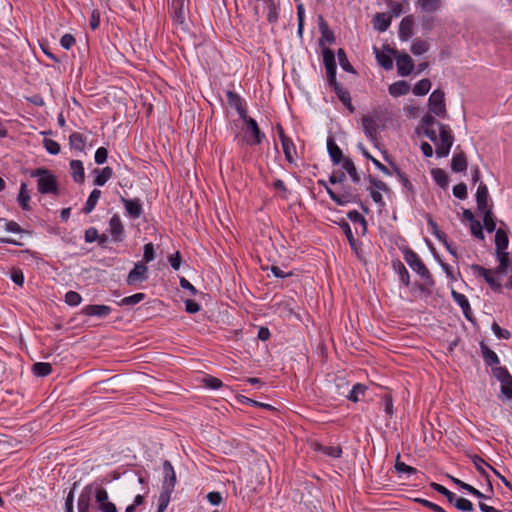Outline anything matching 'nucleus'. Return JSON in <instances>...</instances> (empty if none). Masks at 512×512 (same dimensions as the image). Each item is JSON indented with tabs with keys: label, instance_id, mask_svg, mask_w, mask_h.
<instances>
[{
	"label": "nucleus",
	"instance_id": "obj_1",
	"mask_svg": "<svg viewBox=\"0 0 512 512\" xmlns=\"http://www.w3.org/2000/svg\"><path fill=\"white\" fill-rule=\"evenodd\" d=\"M30 176L37 179L38 192L45 195L59 194V185L56 175L46 168H37L30 171Z\"/></svg>",
	"mask_w": 512,
	"mask_h": 512
},
{
	"label": "nucleus",
	"instance_id": "obj_2",
	"mask_svg": "<svg viewBox=\"0 0 512 512\" xmlns=\"http://www.w3.org/2000/svg\"><path fill=\"white\" fill-rule=\"evenodd\" d=\"M439 127V141L436 142L437 157H447L453 145L454 138L448 126L437 123Z\"/></svg>",
	"mask_w": 512,
	"mask_h": 512
},
{
	"label": "nucleus",
	"instance_id": "obj_3",
	"mask_svg": "<svg viewBox=\"0 0 512 512\" xmlns=\"http://www.w3.org/2000/svg\"><path fill=\"white\" fill-rule=\"evenodd\" d=\"M95 501V486L88 484L81 490L77 500L78 512H93L96 510Z\"/></svg>",
	"mask_w": 512,
	"mask_h": 512
},
{
	"label": "nucleus",
	"instance_id": "obj_4",
	"mask_svg": "<svg viewBox=\"0 0 512 512\" xmlns=\"http://www.w3.org/2000/svg\"><path fill=\"white\" fill-rule=\"evenodd\" d=\"M95 505L98 512H118L116 505L110 501L107 490L102 486L95 487Z\"/></svg>",
	"mask_w": 512,
	"mask_h": 512
},
{
	"label": "nucleus",
	"instance_id": "obj_5",
	"mask_svg": "<svg viewBox=\"0 0 512 512\" xmlns=\"http://www.w3.org/2000/svg\"><path fill=\"white\" fill-rule=\"evenodd\" d=\"M148 279V267L143 261H138L129 271L126 283L128 286H138Z\"/></svg>",
	"mask_w": 512,
	"mask_h": 512
},
{
	"label": "nucleus",
	"instance_id": "obj_6",
	"mask_svg": "<svg viewBox=\"0 0 512 512\" xmlns=\"http://www.w3.org/2000/svg\"><path fill=\"white\" fill-rule=\"evenodd\" d=\"M247 128V143L250 145H259L265 138V134L260 130L257 121L248 115L241 119Z\"/></svg>",
	"mask_w": 512,
	"mask_h": 512
},
{
	"label": "nucleus",
	"instance_id": "obj_7",
	"mask_svg": "<svg viewBox=\"0 0 512 512\" xmlns=\"http://www.w3.org/2000/svg\"><path fill=\"white\" fill-rule=\"evenodd\" d=\"M445 94L441 89H436L432 92L428 99V106L431 113L436 116H445Z\"/></svg>",
	"mask_w": 512,
	"mask_h": 512
},
{
	"label": "nucleus",
	"instance_id": "obj_8",
	"mask_svg": "<svg viewBox=\"0 0 512 512\" xmlns=\"http://www.w3.org/2000/svg\"><path fill=\"white\" fill-rule=\"evenodd\" d=\"M361 125L366 138L376 144L378 142V120L370 115H364L361 118Z\"/></svg>",
	"mask_w": 512,
	"mask_h": 512
},
{
	"label": "nucleus",
	"instance_id": "obj_9",
	"mask_svg": "<svg viewBox=\"0 0 512 512\" xmlns=\"http://www.w3.org/2000/svg\"><path fill=\"white\" fill-rule=\"evenodd\" d=\"M493 374L501 383V392L508 398H512V376L502 367L493 369Z\"/></svg>",
	"mask_w": 512,
	"mask_h": 512
},
{
	"label": "nucleus",
	"instance_id": "obj_10",
	"mask_svg": "<svg viewBox=\"0 0 512 512\" xmlns=\"http://www.w3.org/2000/svg\"><path fill=\"white\" fill-rule=\"evenodd\" d=\"M326 192L329 197L338 205L345 206L349 203H355L358 200V196L351 190H343L342 192H335L329 187H326Z\"/></svg>",
	"mask_w": 512,
	"mask_h": 512
},
{
	"label": "nucleus",
	"instance_id": "obj_11",
	"mask_svg": "<svg viewBox=\"0 0 512 512\" xmlns=\"http://www.w3.org/2000/svg\"><path fill=\"white\" fill-rule=\"evenodd\" d=\"M394 58L396 61L397 72L400 76H407L412 72L414 68L413 60L407 53L395 51Z\"/></svg>",
	"mask_w": 512,
	"mask_h": 512
},
{
	"label": "nucleus",
	"instance_id": "obj_12",
	"mask_svg": "<svg viewBox=\"0 0 512 512\" xmlns=\"http://www.w3.org/2000/svg\"><path fill=\"white\" fill-rule=\"evenodd\" d=\"M278 132L282 144L283 153L285 155V159L289 163H294L297 156V152L293 140L284 134L283 128L281 126H278Z\"/></svg>",
	"mask_w": 512,
	"mask_h": 512
},
{
	"label": "nucleus",
	"instance_id": "obj_13",
	"mask_svg": "<svg viewBox=\"0 0 512 512\" xmlns=\"http://www.w3.org/2000/svg\"><path fill=\"white\" fill-rule=\"evenodd\" d=\"M177 482L175 470L170 461L166 460L163 463V482L161 489L174 491Z\"/></svg>",
	"mask_w": 512,
	"mask_h": 512
},
{
	"label": "nucleus",
	"instance_id": "obj_14",
	"mask_svg": "<svg viewBox=\"0 0 512 512\" xmlns=\"http://www.w3.org/2000/svg\"><path fill=\"white\" fill-rule=\"evenodd\" d=\"M109 232L114 242L125 239V230L119 215L114 214L109 220Z\"/></svg>",
	"mask_w": 512,
	"mask_h": 512
},
{
	"label": "nucleus",
	"instance_id": "obj_15",
	"mask_svg": "<svg viewBox=\"0 0 512 512\" xmlns=\"http://www.w3.org/2000/svg\"><path fill=\"white\" fill-rule=\"evenodd\" d=\"M226 98L229 106L236 110L240 119L247 116L246 103L239 94L229 90L226 92Z\"/></svg>",
	"mask_w": 512,
	"mask_h": 512
},
{
	"label": "nucleus",
	"instance_id": "obj_16",
	"mask_svg": "<svg viewBox=\"0 0 512 512\" xmlns=\"http://www.w3.org/2000/svg\"><path fill=\"white\" fill-rule=\"evenodd\" d=\"M323 63L326 68L328 83L336 81V61L335 55L329 48L323 49Z\"/></svg>",
	"mask_w": 512,
	"mask_h": 512
},
{
	"label": "nucleus",
	"instance_id": "obj_17",
	"mask_svg": "<svg viewBox=\"0 0 512 512\" xmlns=\"http://www.w3.org/2000/svg\"><path fill=\"white\" fill-rule=\"evenodd\" d=\"M112 308L108 305L91 304L82 308L81 313L89 317L106 318L112 312Z\"/></svg>",
	"mask_w": 512,
	"mask_h": 512
},
{
	"label": "nucleus",
	"instance_id": "obj_18",
	"mask_svg": "<svg viewBox=\"0 0 512 512\" xmlns=\"http://www.w3.org/2000/svg\"><path fill=\"white\" fill-rule=\"evenodd\" d=\"M410 91L416 95V86L412 88L411 84L404 80H399L388 87V92L392 97H401L407 95Z\"/></svg>",
	"mask_w": 512,
	"mask_h": 512
},
{
	"label": "nucleus",
	"instance_id": "obj_19",
	"mask_svg": "<svg viewBox=\"0 0 512 512\" xmlns=\"http://www.w3.org/2000/svg\"><path fill=\"white\" fill-rule=\"evenodd\" d=\"M472 271L474 274H477L480 277H484L485 281L491 286L493 289L500 288L499 281L495 278L494 274L497 272L485 269L484 267L480 265H472L471 266Z\"/></svg>",
	"mask_w": 512,
	"mask_h": 512
},
{
	"label": "nucleus",
	"instance_id": "obj_20",
	"mask_svg": "<svg viewBox=\"0 0 512 512\" xmlns=\"http://www.w3.org/2000/svg\"><path fill=\"white\" fill-rule=\"evenodd\" d=\"M121 201L125 207L127 214L131 218L137 219L142 215L143 207H142V203H141L140 199H138V198H134V199L122 198Z\"/></svg>",
	"mask_w": 512,
	"mask_h": 512
},
{
	"label": "nucleus",
	"instance_id": "obj_21",
	"mask_svg": "<svg viewBox=\"0 0 512 512\" xmlns=\"http://www.w3.org/2000/svg\"><path fill=\"white\" fill-rule=\"evenodd\" d=\"M476 204L479 212L491 210L489 206V193L488 188L484 183H480L476 191Z\"/></svg>",
	"mask_w": 512,
	"mask_h": 512
},
{
	"label": "nucleus",
	"instance_id": "obj_22",
	"mask_svg": "<svg viewBox=\"0 0 512 512\" xmlns=\"http://www.w3.org/2000/svg\"><path fill=\"white\" fill-rule=\"evenodd\" d=\"M395 51L396 50L393 49H388L387 51H380L378 48L374 47L377 62L385 70H391L393 68V59H395Z\"/></svg>",
	"mask_w": 512,
	"mask_h": 512
},
{
	"label": "nucleus",
	"instance_id": "obj_23",
	"mask_svg": "<svg viewBox=\"0 0 512 512\" xmlns=\"http://www.w3.org/2000/svg\"><path fill=\"white\" fill-rule=\"evenodd\" d=\"M413 30H414L413 15L404 17L399 26V38L402 41H407L413 35Z\"/></svg>",
	"mask_w": 512,
	"mask_h": 512
},
{
	"label": "nucleus",
	"instance_id": "obj_24",
	"mask_svg": "<svg viewBox=\"0 0 512 512\" xmlns=\"http://www.w3.org/2000/svg\"><path fill=\"white\" fill-rule=\"evenodd\" d=\"M418 278L423 280V283L419 284L420 290L422 292L430 293V287L433 285V280L431 279L429 272L425 265L418 259Z\"/></svg>",
	"mask_w": 512,
	"mask_h": 512
},
{
	"label": "nucleus",
	"instance_id": "obj_25",
	"mask_svg": "<svg viewBox=\"0 0 512 512\" xmlns=\"http://www.w3.org/2000/svg\"><path fill=\"white\" fill-rule=\"evenodd\" d=\"M327 151L334 165H339L343 162L344 158L342 150L339 148L332 137H328L327 139Z\"/></svg>",
	"mask_w": 512,
	"mask_h": 512
},
{
	"label": "nucleus",
	"instance_id": "obj_26",
	"mask_svg": "<svg viewBox=\"0 0 512 512\" xmlns=\"http://www.w3.org/2000/svg\"><path fill=\"white\" fill-rule=\"evenodd\" d=\"M330 87L334 90L335 94L337 95L338 99L350 109V111H353V106L351 103V96L348 90L344 89L337 80L335 82L329 83Z\"/></svg>",
	"mask_w": 512,
	"mask_h": 512
},
{
	"label": "nucleus",
	"instance_id": "obj_27",
	"mask_svg": "<svg viewBox=\"0 0 512 512\" xmlns=\"http://www.w3.org/2000/svg\"><path fill=\"white\" fill-rule=\"evenodd\" d=\"M87 143V136L80 132H73L69 136V145L72 150L83 152Z\"/></svg>",
	"mask_w": 512,
	"mask_h": 512
},
{
	"label": "nucleus",
	"instance_id": "obj_28",
	"mask_svg": "<svg viewBox=\"0 0 512 512\" xmlns=\"http://www.w3.org/2000/svg\"><path fill=\"white\" fill-rule=\"evenodd\" d=\"M70 171L74 182L83 183L85 180V172L82 161L80 160H71L69 163Z\"/></svg>",
	"mask_w": 512,
	"mask_h": 512
},
{
	"label": "nucleus",
	"instance_id": "obj_29",
	"mask_svg": "<svg viewBox=\"0 0 512 512\" xmlns=\"http://www.w3.org/2000/svg\"><path fill=\"white\" fill-rule=\"evenodd\" d=\"M468 166L467 157L464 152L454 154L451 160V169L453 172L459 173L466 171Z\"/></svg>",
	"mask_w": 512,
	"mask_h": 512
},
{
	"label": "nucleus",
	"instance_id": "obj_30",
	"mask_svg": "<svg viewBox=\"0 0 512 512\" xmlns=\"http://www.w3.org/2000/svg\"><path fill=\"white\" fill-rule=\"evenodd\" d=\"M341 167L342 170L350 176L354 184H358L360 182V176L351 158H344L343 162L341 163Z\"/></svg>",
	"mask_w": 512,
	"mask_h": 512
},
{
	"label": "nucleus",
	"instance_id": "obj_31",
	"mask_svg": "<svg viewBox=\"0 0 512 512\" xmlns=\"http://www.w3.org/2000/svg\"><path fill=\"white\" fill-rule=\"evenodd\" d=\"M374 188L370 189V196L375 203L383 204V197L381 191L386 190V184L381 180H371Z\"/></svg>",
	"mask_w": 512,
	"mask_h": 512
},
{
	"label": "nucleus",
	"instance_id": "obj_32",
	"mask_svg": "<svg viewBox=\"0 0 512 512\" xmlns=\"http://www.w3.org/2000/svg\"><path fill=\"white\" fill-rule=\"evenodd\" d=\"M94 173L96 174L95 179H94V184L97 186H104L108 182V180L112 177L113 170L111 167L107 166V167L102 168L101 170L95 169Z\"/></svg>",
	"mask_w": 512,
	"mask_h": 512
},
{
	"label": "nucleus",
	"instance_id": "obj_33",
	"mask_svg": "<svg viewBox=\"0 0 512 512\" xmlns=\"http://www.w3.org/2000/svg\"><path fill=\"white\" fill-rule=\"evenodd\" d=\"M392 266L395 273L398 275L400 282L405 286H408L410 282V276L405 265L400 260H394L392 262Z\"/></svg>",
	"mask_w": 512,
	"mask_h": 512
},
{
	"label": "nucleus",
	"instance_id": "obj_34",
	"mask_svg": "<svg viewBox=\"0 0 512 512\" xmlns=\"http://www.w3.org/2000/svg\"><path fill=\"white\" fill-rule=\"evenodd\" d=\"M171 9H172L174 21L179 24L184 23V21H185L184 0H173Z\"/></svg>",
	"mask_w": 512,
	"mask_h": 512
},
{
	"label": "nucleus",
	"instance_id": "obj_35",
	"mask_svg": "<svg viewBox=\"0 0 512 512\" xmlns=\"http://www.w3.org/2000/svg\"><path fill=\"white\" fill-rule=\"evenodd\" d=\"M373 25L377 31L384 32L391 25V17L385 13H377L374 17Z\"/></svg>",
	"mask_w": 512,
	"mask_h": 512
},
{
	"label": "nucleus",
	"instance_id": "obj_36",
	"mask_svg": "<svg viewBox=\"0 0 512 512\" xmlns=\"http://www.w3.org/2000/svg\"><path fill=\"white\" fill-rule=\"evenodd\" d=\"M17 200H18V203H19L20 207L23 210H25V211L30 210V205H29L30 194L28 192L27 184L25 182H22L21 185H20V189H19V194H18Z\"/></svg>",
	"mask_w": 512,
	"mask_h": 512
},
{
	"label": "nucleus",
	"instance_id": "obj_37",
	"mask_svg": "<svg viewBox=\"0 0 512 512\" xmlns=\"http://www.w3.org/2000/svg\"><path fill=\"white\" fill-rule=\"evenodd\" d=\"M100 196H101V191L99 189L92 190V192L90 193V195H89L88 199L86 200V203L83 207V212L85 214H89L95 209V207L100 199Z\"/></svg>",
	"mask_w": 512,
	"mask_h": 512
},
{
	"label": "nucleus",
	"instance_id": "obj_38",
	"mask_svg": "<svg viewBox=\"0 0 512 512\" xmlns=\"http://www.w3.org/2000/svg\"><path fill=\"white\" fill-rule=\"evenodd\" d=\"M315 450L331 458H339L342 455V448L340 446H325L317 444Z\"/></svg>",
	"mask_w": 512,
	"mask_h": 512
},
{
	"label": "nucleus",
	"instance_id": "obj_39",
	"mask_svg": "<svg viewBox=\"0 0 512 512\" xmlns=\"http://www.w3.org/2000/svg\"><path fill=\"white\" fill-rule=\"evenodd\" d=\"M367 387L361 383L355 384L345 395L346 398L352 402H358L360 397L365 394Z\"/></svg>",
	"mask_w": 512,
	"mask_h": 512
},
{
	"label": "nucleus",
	"instance_id": "obj_40",
	"mask_svg": "<svg viewBox=\"0 0 512 512\" xmlns=\"http://www.w3.org/2000/svg\"><path fill=\"white\" fill-rule=\"evenodd\" d=\"M348 219L355 225H359L361 228V233L365 234L367 231V222L362 214H360L357 210H352L347 213Z\"/></svg>",
	"mask_w": 512,
	"mask_h": 512
},
{
	"label": "nucleus",
	"instance_id": "obj_41",
	"mask_svg": "<svg viewBox=\"0 0 512 512\" xmlns=\"http://www.w3.org/2000/svg\"><path fill=\"white\" fill-rule=\"evenodd\" d=\"M418 6L423 12L432 14L441 7V0H418Z\"/></svg>",
	"mask_w": 512,
	"mask_h": 512
},
{
	"label": "nucleus",
	"instance_id": "obj_42",
	"mask_svg": "<svg viewBox=\"0 0 512 512\" xmlns=\"http://www.w3.org/2000/svg\"><path fill=\"white\" fill-rule=\"evenodd\" d=\"M319 30L321 33V42L326 41L327 43L331 44L335 41L332 30L329 28L328 24L322 17H320Z\"/></svg>",
	"mask_w": 512,
	"mask_h": 512
},
{
	"label": "nucleus",
	"instance_id": "obj_43",
	"mask_svg": "<svg viewBox=\"0 0 512 512\" xmlns=\"http://www.w3.org/2000/svg\"><path fill=\"white\" fill-rule=\"evenodd\" d=\"M172 491L163 490L161 489V492L158 497L157 501V511L156 512H164L171 500Z\"/></svg>",
	"mask_w": 512,
	"mask_h": 512
},
{
	"label": "nucleus",
	"instance_id": "obj_44",
	"mask_svg": "<svg viewBox=\"0 0 512 512\" xmlns=\"http://www.w3.org/2000/svg\"><path fill=\"white\" fill-rule=\"evenodd\" d=\"M32 372L38 377H45L51 374L52 366L47 362H37L32 366Z\"/></svg>",
	"mask_w": 512,
	"mask_h": 512
},
{
	"label": "nucleus",
	"instance_id": "obj_45",
	"mask_svg": "<svg viewBox=\"0 0 512 512\" xmlns=\"http://www.w3.org/2000/svg\"><path fill=\"white\" fill-rule=\"evenodd\" d=\"M508 236L507 233L502 230L498 229L496 230L495 234V245H496V251H504L508 247Z\"/></svg>",
	"mask_w": 512,
	"mask_h": 512
},
{
	"label": "nucleus",
	"instance_id": "obj_46",
	"mask_svg": "<svg viewBox=\"0 0 512 512\" xmlns=\"http://www.w3.org/2000/svg\"><path fill=\"white\" fill-rule=\"evenodd\" d=\"M145 298H146V294L139 292V293H135L131 296H126V297L122 298L119 302H117V304L119 306H133V305L140 303Z\"/></svg>",
	"mask_w": 512,
	"mask_h": 512
},
{
	"label": "nucleus",
	"instance_id": "obj_47",
	"mask_svg": "<svg viewBox=\"0 0 512 512\" xmlns=\"http://www.w3.org/2000/svg\"><path fill=\"white\" fill-rule=\"evenodd\" d=\"M496 256L499 261V266L495 269V272L504 274L509 266V253L504 251H496Z\"/></svg>",
	"mask_w": 512,
	"mask_h": 512
},
{
	"label": "nucleus",
	"instance_id": "obj_48",
	"mask_svg": "<svg viewBox=\"0 0 512 512\" xmlns=\"http://www.w3.org/2000/svg\"><path fill=\"white\" fill-rule=\"evenodd\" d=\"M431 174L435 182L441 187L446 188L448 186V176L446 172L440 168H434L431 170Z\"/></svg>",
	"mask_w": 512,
	"mask_h": 512
},
{
	"label": "nucleus",
	"instance_id": "obj_49",
	"mask_svg": "<svg viewBox=\"0 0 512 512\" xmlns=\"http://www.w3.org/2000/svg\"><path fill=\"white\" fill-rule=\"evenodd\" d=\"M473 460V463L476 467V469L479 471V473H481L484 477H486L487 481H488V488L490 491H492V485H491V481L488 477V474L486 472V470L484 469V466H487V467H491L488 463H486L482 458H480L479 456H474L472 458Z\"/></svg>",
	"mask_w": 512,
	"mask_h": 512
},
{
	"label": "nucleus",
	"instance_id": "obj_50",
	"mask_svg": "<svg viewBox=\"0 0 512 512\" xmlns=\"http://www.w3.org/2000/svg\"><path fill=\"white\" fill-rule=\"evenodd\" d=\"M452 296L457 304L462 308L465 316L469 318L470 305L465 295L452 291Z\"/></svg>",
	"mask_w": 512,
	"mask_h": 512
},
{
	"label": "nucleus",
	"instance_id": "obj_51",
	"mask_svg": "<svg viewBox=\"0 0 512 512\" xmlns=\"http://www.w3.org/2000/svg\"><path fill=\"white\" fill-rule=\"evenodd\" d=\"M483 215V223L487 232L491 233L496 229V223L494 221L492 209L481 212Z\"/></svg>",
	"mask_w": 512,
	"mask_h": 512
},
{
	"label": "nucleus",
	"instance_id": "obj_52",
	"mask_svg": "<svg viewBox=\"0 0 512 512\" xmlns=\"http://www.w3.org/2000/svg\"><path fill=\"white\" fill-rule=\"evenodd\" d=\"M339 225H340V228L343 230L351 248L353 250H356L357 249V241L353 235L350 225L346 221H342Z\"/></svg>",
	"mask_w": 512,
	"mask_h": 512
},
{
	"label": "nucleus",
	"instance_id": "obj_53",
	"mask_svg": "<svg viewBox=\"0 0 512 512\" xmlns=\"http://www.w3.org/2000/svg\"><path fill=\"white\" fill-rule=\"evenodd\" d=\"M64 301L67 305L76 307L81 304L82 296L78 292L71 290L65 294Z\"/></svg>",
	"mask_w": 512,
	"mask_h": 512
},
{
	"label": "nucleus",
	"instance_id": "obj_54",
	"mask_svg": "<svg viewBox=\"0 0 512 512\" xmlns=\"http://www.w3.org/2000/svg\"><path fill=\"white\" fill-rule=\"evenodd\" d=\"M337 57L341 68L347 72H354L352 65L349 63L346 53L343 49L337 51Z\"/></svg>",
	"mask_w": 512,
	"mask_h": 512
},
{
	"label": "nucleus",
	"instance_id": "obj_55",
	"mask_svg": "<svg viewBox=\"0 0 512 512\" xmlns=\"http://www.w3.org/2000/svg\"><path fill=\"white\" fill-rule=\"evenodd\" d=\"M44 148L51 155H57L60 153V145L57 141L53 139H44L43 141Z\"/></svg>",
	"mask_w": 512,
	"mask_h": 512
},
{
	"label": "nucleus",
	"instance_id": "obj_56",
	"mask_svg": "<svg viewBox=\"0 0 512 512\" xmlns=\"http://www.w3.org/2000/svg\"><path fill=\"white\" fill-rule=\"evenodd\" d=\"M453 481L454 483H456L458 486H460L462 489L468 491L469 493L475 495L476 497L478 498H486V496L481 493L479 490H477L476 488H474L473 486L459 480V479H456V478H453Z\"/></svg>",
	"mask_w": 512,
	"mask_h": 512
},
{
	"label": "nucleus",
	"instance_id": "obj_57",
	"mask_svg": "<svg viewBox=\"0 0 512 512\" xmlns=\"http://www.w3.org/2000/svg\"><path fill=\"white\" fill-rule=\"evenodd\" d=\"M155 259V250L153 243H147L143 247V263H149Z\"/></svg>",
	"mask_w": 512,
	"mask_h": 512
},
{
	"label": "nucleus",
	"instance_id": "obj_58",
	"mask_svg": "<svg viewBox=\"0 0 512 512\" xmlns=\"http://www.w3.org/2000/svg\"><path fill=\"white\" fill-rule=\"evenodd\" d=\"M453 503H454L455 507L461 511H472L473 510V504L468 499L457 498L455 496Z\"/></svg>",
	"mask_w": 512,
	"mask_h": 512
},
{
	"label": "nucleus",
	"instance_id": "obj_59",
	"mask_svg": "<svg viewBox=\"0 0 512 512\" xmlns=\"http://www.w3.org/2000/svg\"><path fill=\"white\" fill-rule=\"evenodd\" d=\"M402 252L407 264L416 271V254L409 248H403Z\"/></svg>",
	"mask_w": 512,
	"mask_h": 512
},
{
	"label": "nucleus",
	"instance_id": "obj_60",
	"mask_svg": "<svg viewBox=\"0 0 512 512\" xmlns=\"http://www.w3.org/2000/svg\"><path fill=\"white\" fill-rule=\"evenodd\" d=\"M382 407L387 419L391 418L394 414L392 398L386 395L382 400Z\"/></svg>",
	"mask_w": 512,
	"mask_h": 512
},
{
	"label": "nucleus",
	"instance_id": "obj_61",
	"mask_svg": "<svg viewBox=\"0 0 512 512\" xmlns=\"http://www.w3.org/2000/svg\"><path fill=\"white\" fill-rule=\"evenodd\" d=\"M431 487L434 490H436L437 492L444 495L450 503L454 502L455 494L452 493L451 491H449L448 489H446L444 486L437 484V483H431Z\"/></svg>",
	"mask_w": 512,
	"mask_h": 512
},
{
	"label": "nucleus",
	"instance_id": "obj_62",
	"mask_svg": "<svg viewBox=\"0 0 512 512\" xmlns=\"http://www.w3.org/2000/svg\"><path fill=\"white\" fill-rule=\"evenodd\" d=\"M407 5L408 4L406 2H403V3L391 2L389 4L391 13L394 17H399L402 13H404Z\"/></svg>",
	"mask_w": 512,
	"mask_h": 512
},
{
	"label": "nucleus",
	"instance_id": "obj_63",
	"mask_svg": "<svg viewBox=\"0 0 512 512\" xmlns=\"http://www.w3.org/2000/svg\"><path fill=\"white\" fill-rule=\"evenodd\" d=\"M432 87L430 79L424 78L418 81V96L426 95Z\"/></svg>",
	"mask_w": 512,
	"mask_h": 512
},
{
	"label": "nucleus",
	"instance_id": "obj_64",
	"mask_svg": "<svg viewBox=\"0 0 512 512\" xmlns=\"http://www.w3.org/2000/svg\"><path fill=\"white\" fill-rule=\"evenodd\" d=\"M100 11L97 9L92 10L90 19H89V26L92 30H97L100 26Z\"/></svg>",
	"mask_w": 512,
	"mask_h": 512
}]
</instances>
